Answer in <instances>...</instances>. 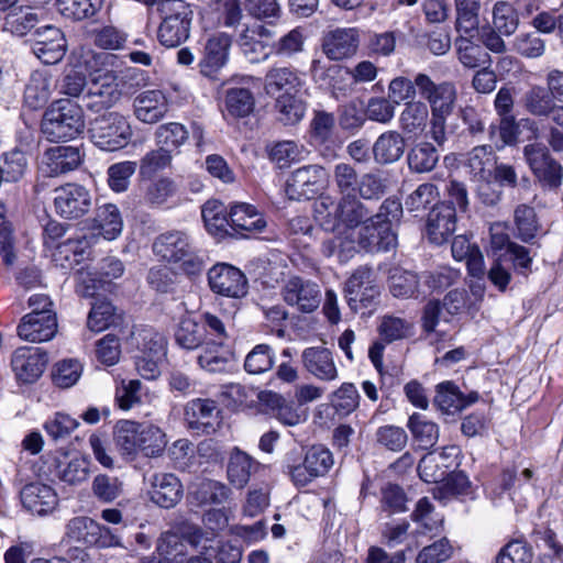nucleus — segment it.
Returning <instances> with one entry per match:
<instances>
[{"label": "nucleus", "instance_id": "1", "mask_svg": "<svg viewBox=\"0 0 563 563\" xmlns=\"http://www.w3.org/2000/svg\"><path fill=\"white\" fill-rule=\"evenodd\" d=\"M314 219L325 230L334 232L341 224L351 230L364 225L368 217L365 205L355 195H344L335 201L330 195H321L313 205Z\"/></svg>", "mask_w": 563, "mask_h": 563}, {"label": "nucleus", "instance_id": "2", "mask_svg": "<svg viewBox=\"0 0 563 563\" xmlns=\"http://www.w3.org/2000/svg\"><path fill=\"white\" fill-rule=\"evenodd\" d=\"M402 216V205L398 199L387 198L378 211L367 217L366 222L357 232L358 244L367 251H389L397 245L394 223Z\"/></svg>", "mask_w": 563, "mask_h": 563}, {"label": "nucleus", "instance_id": "3", "mask_svg": "<svg viewBox=\"0 0 563 563\" xmlns=\"http://www.w3.org/2000/svg\"><path fill=\"white\" fill-rule=\"evenodd\" d=\"M41 129L51 142H65L75 139L85 129L81 106L71 99L55 100L44 112Z\"/></svg>", "mask_w": 563, "mask_h": 563}, {"label": "nucleus", "instance_id": "4", "mask_svg": "<svg viewBox=\"0 0 563 563\" xmlns=\"http://www.w3.org/2000/svg\"><path fill=\"white\" fill-rule=\"evenodd\" d=\"M153 252L163 261L178 264L187 275H196L202 271V261L196 254L191 240L183 231L159 234L153 243Z\"/></svg>", "mask_w": 563, "mask_h": 563}, {"label": "nucleus", "instance_id": "5", "mask_svg": "<svg viewBox=\"0 0 563 563\" xmlns=\"http://www.w3.org/2000/svg\"><path fill=\"white\" fill-rule=\"evenodd\" d=\"M156 11L162 22L157 36L164 46L175 47L189 37L192 11L183 0H158Z\"/></svg>", "mask_w": 563, "mask_h": 563}, {"label": "nucleus", "instance_id": "6", "mask_svg": "<svg viewBox=\"0 0 563 563\" xmlns=\"http://www.w3.org/2000/svg\"><path fill=\"white\" fill-rule=\"evenodd\" d=\"M89 134L96 146L114 152L129 144L133 132L128 119L112 111L97 117L90 123Z\"/></svg>", "mask_w": 563, "mask_h": 563}, {"label": "nucleus", "instance_id": "7", "mask_svg": "<svg viewBox=\"0 0 563 563\" xmlns=\"http://www.w3.org/2000/svg\"><path fill=\"white\" fill-rule=\"evenodd\" d=\"M344 294L353 312L366 314L376 308L380 289L371 269L360 267L345 282Z\"/></svg>", "mask_w": 563, "mask_h": 563}, {"label": "nucleus", "instance_id": "8", "mask_svg": "<svg viewBox=\"0 0 563 563\" xmlns=\"http://www.w3.org/2000/svg\"><path fill=\"white\" fill-rule=\"evenodd\" d=\"M416 86L419 95L430 106L431 114L450 115L457 100V89L453 81L435 84L430 76L423 73L416 75Z\"/></svg>", "mask_w": 563, "mask_h": 563}, {"label": "nucleus", "instance_id": "9", "mask_svg": "<svg viewBox=\"0 0 563 563\" xmlns=\"http://www.w3.org/2000/svg\"><path fill=\"white\" fill-rule=\"evenodd\" d=\"M332 453L322 445L311 446L298 464H288L287 472L298 487L307 486L314 478L324 476L333 466Z\"/></svg>", "mask_w": 563, "mask_h": 563}, {"label": "nucleus", "instance_id": "10", "mask_svg": "<svg viewBox=\"0 0 563 563\" xmlns=\"http://www.w3.org/2000/svg\"><path fill=\"white\" fill-rule=\"evenodd\" d=\"M91 206V194L81 185L66 184L54 190V210L60 218L79 219L90 211Z\"/></svg>", "mask_w": 563, "mask_h": 563}, {"label": "nucleus", "instance_id": "11", "mask_svg": "<svg viewBox=\"0 0 563 563\" xmlns=\"http://www.w3.org/2000/svg\"><path fill=\"white\" fill-rule=\"evenodd\" d=\"M327 173L320 165H307L294 170L286 184V194L292 200L310 199L325 186Z\"/></svg>", "mask_w": 563, "mask_h": 563}, {"label": "nucleus", "instance_id": "12", "mask_svg": "<svg viewBox=\"0 0 563 563\" xmlns=\"http://www.w3.org/2000/svg\"><path fill=\"white\" fill-rule=\"evenodd\" d=\"M117 79L114 69L95 78L82 96L84 106L93 112L113 107L122 96Z\"/></svg>", "mask_w": 563, "mask_h": 563}, {"label": "nucleus", "instance_id": "13", "mask_svg": "<svg viewBox=\"0 0 563 563\" xmlns=\"http://www.w3.org/2000/svg\"><path fill=\"white\" fill-rule=\"evenodd\" d=\"M526 162L532 173L550 187H558L563 176L562 166L552 157L542 143H532L523 147Z\"/></svg>", "mask_w": 563, "mask_h": 563}, {"label": "nucleus", "instance_id": "14", "mask_svg": "<svg viewBox=\"0 0 563 563\" xmlns=\"http://www.w3.org/2000/svg\"><path fill=\"white\" fill-rule=\"evenodd\" d=\"M33 54L45 65L59 63L66 54L67 41L60 29L45 25L35 30Z\"/></svg>", "mask_w": 563, "mask_h": 563}, {"label": "nucleus", "instance_id": "15", "mask_svg": "<svg viewBox=\"0 0 563 563\" xmlns=\"http://www.w3.org/2000/svg\"><path fill=\"white\" fill-rule=\"evenodd\" d=\"M211 290L218 295L241 298L247 292V279L236 267L229 264H217L208 272Z\"/></svg>", "mask_w": 563, "mask_h": 563}, {"label": "nucleus", "instance_id": "16", "mask_svg": "<svg viewBox=\"0 0 563 563\" xmlns=\"http://www.w3.org/2000/svg\"><path fill=\"white\" fill-rule=\"evenodd\" d=\"M184 418L188 428L197 434H211L220 426V411L211 399L197 398L188 401Z\"/></svg>", "mask_w": 563, "mask_h": 563}, {"label": "nucleus", "instance_id": "17", "mask_svg": "<svg viewBox=\"0 0 563 563\" xmlns=\"http://www.w3.org/2000/svg\"><path fill=\"white\" fill-rule=\"evenodd\" d=\"M284 300L301 312L314 311L321 301L320 287L308 279L292 277L283 287Z\"/></svg>", "mask_w": 563, "mask_h": 563}, {"label": "nucleus", "instance_id": "18", "mask_svg": "<svg viewBox=\"0 0 563 563\" xmlns=\"http://www.w3.org/2000/svg\"><path fill=\"white\" fill-rule=\"evenodd\" d=\"M46 363V353L34 346L16 349L11 360L16 378L23 383H34L38 379L45 369Z\"/></svg>", "mask_w": 563, "mask_h": 563}, {"label": "nucleus", "instance_id": "19", "mask_svg": "<svg viewBox=\"0 0 563 563\" xmlns=\"http://www.w3.org/2000/svg\"><path fill=\"white\" fill-rule=\"evenodd\" d=\"M305 369L321 382H334L339 378V369L333 353L323 346L307 347L301 353Z\"/></svg>", "mask_w": 563, "mask_h": 563}, {"label": "nucleus", "instance_id": "20", "mask_svg": "<svg viewBox=\"0 0 563 563\" xmlns=\"http://www.w3.org/2000/svg\"><path fill=\"white\" fill-rule=\"evenodd\" d=\"M456 228V210L446 202L434 205L427 218V234L434 244H442Z\"/></svg>", "mask_w": 563, "mask_h": 563}, {"label": "nucleus", "instance_id": "21", "mask_svg": "<svg viewBox=\"0 0 563 563\" xmlns=\"http://www.w3.org/2000/svg\"><path fill=\"white\" fill-rule=\"evenodd\" d=\"M81 163V155L75 146H55L48 148L41 162L42 172L49 177H56L76 169Z\"/></svg>", "mask_w": 563, "mask_h": 563}, {"label": "nucleus", "instance_id": "22", "mask_svg": "<svg viewBox=\"0 0 563 563\" xmlns=\"http://www.w3.org/2000/svg\"><path fill=\"white\" fill-rule=\"evenodd\" d=\"M358 44L360 33L357 29H335L324 36L322 48L330 59L341 60L355 55Z\"/></svg>", "mask_w": 563, "mask_h": 563}, {"label": "nucleus", "instance_id": "23", "mask_svg": "<svg viewBox=\"0 0 563 563\" xmlns=\"http://www.w3.org/2000/svg\"><path fill=\"white\" fill-rule=\"evenodd\" d=\"M56 332V314H42L37 318L36 313H27L18 325L19 336L24 341L33 343L49 341L55 336Z\"/></svg>", "mask_w": 563, "mask_h": 563}, {"label": "nucleus", "instance_id": "24", "mask_svg": "<svg viewBox=\"0 0 563 563\" xmlns=\"http://www.w3.org/2000/svg\"><path fill=\"white\" fill-rule=\"evenodd\" d=\"M151 500L163 508H173L183 496L180 481L170 473L154 474L151 479Z\"/></svg>", "mask_w": 563, "mask_h": 563}, {"label": "nucleus", "instance_id": "25", "mask_svg": "<svg viewBox=\"0 0 563 563\" xmlns=\"http://www.w3.org/2000/svg\"><path fill=\"white\" fill-rule=\"evenodd\" d=\"M136 119L153 124L162 120L168 111V102L159 90H146L137 95L133 101Z\"/></svg>", "mask_w": 563, "mask_h": 563}, {"label": "nucleus", "instance_id": "26", "mask_svg": "<svg viewBox=\"0 0 563 563\" xmlns=\"http://www.w3.org/2000/svg\"><path fill=\"white\" fill-rule=\"evenodd\" d=\"M20 496L24 508L40 516L52 511L57 505L56 493L52 487L41 483L25 485Z\"/></svg>", "mask_w": 563, "mask_h": 563}, {"label": "nucleus", "instance_id": "27", "mask_svg": "<svg viewBox=\"0 0 563 563\" xmlns=\"http://www.w3.org/2000/svg\"><path fill=\"white\" fill-rule=\"evenodd\" d=\"M406 148L405 137L394 130L382 133L372 146V154L378 165H389L398 162Z\"/></svg>", "mask_w": 563, "mask_h": 563}, {"label": "nucleus", "instance_id": "28", "mask_svg": "<svg viewBox=\"0 0 563 563\" xmlns=\"http://www.w3.org/2000/svg\"><path fill=\"white\" fill-rule=\"evenodd\" d=\"M231 229L241 235L262 232L267 223L264 217L249 203H235L230 210Z\"/></svg>", "mask_w": 563, "mask_h": 563}, {"label": "nucleus", "instance_id": "29", "mask_svg": "<svg viewBox=\"0 0 563 563\" xmlns=\"http://www.w3.org/2000/svg\"><path fill=\"white\" fill-rule=\"evenodd\" d=\"M301 86V78L297 71L289 67H273L264 78V90L272 97L280 93L298 92Z\"/></svg>", "mask_w": 563, "mask_h": 563}, {"label": "nucleus", "instance_id": "30", "mask_svg": "<svg viewBox=\"0 0 563 563\" xmlns=\"http://www.w3.org/2000/svg\"><path fill=\"white\" fill-rule=\"evenodd\" d=\"M256 468L257 462L251 455L239 448H234L227 464L228 481L234 487L242 489L247 485Z\"/></svg>", "mask_w": 563, "mask_h": 563}, {"label": "nucleus", "instance_id": "31", "mask_svg": "<svg viewBox=\"0 0 563 563\" xmlns=\"http://www.w3.org/2000/svg\"><path fill=\"white\" fill-rule=\"evenodd\" d=\"M498 157L490 145H478L472 148L465 161L471 180L493 177Z\"/></svg>", "mask_w": 563, "mask_h": 563}, {"label": "nucleus", "instance_id": "32", "mask_svg": "<svg viewBox=\"0 0 563 563\" xmlns=\"http://www.w3.org/2000/svg\"><path fill=\"white\" fill-rule=\"evenodd\" d=\"M53 466L54 470L51 472L59 481L69 485H78L88 478L90 462L87 457L80 455L71 459L64 456L63 459H55Z\"/></svg>", "mask_w": 563, "mask_h": 563}, {"label": "nucleus", "instance_id": "33", "mask_svg": "<svg viewBox=\"0 0 563 563\" xmlns=\"http://www.w3.org/2000/svg\"><path fill=\"white\" fill-rule=\"evenodd\" d=\"M459 33L460 35L455 40V48L461 64L468 68H476L484 65L489 59V55L479 43L474 41L478 30L476 32Z\"/></svg>", "mask_w": 563, "mask_h": 563}, {"label": "nucleus", "instance_id": "34", "mask_svg": "<svg viewBox=\"0 0 563 563\" xmlns=\"http://www.w3.org/2000/svg\"><path fill=\"white\" fill-rule=\"evenodd\" d=\"M93 229L106 240L117 239L123 229V219L119 208L113 203H104L96 209Z\"/></svg>", "mask_w": 563, "mask_h": 563}, {"label": "nucleus", "instance_id": "35", "mask_svg": "<svg viewBox=\"0 0 563 563\" xmlns=\"http://www.w3.org/2000/svg\"><path fill=\"white\" fill-rule=\"evenodd\" d=\"M141 423L132 420H120L114 426L113 440L117 449L124 456H135L140 450Z\"/></svg>", "mask_w": 563, "mask_h": 563}, {"label": "nucleus", "instance_id": "36", "mask_svg": "<svg viewBox=\"0 0 563 563\" xmlns=\"http://www.w3.org/2000/svg\"><path fill=\"white\" fill-rule=\"evenodd\" d=\"M440 154L434 145L429 142H419L407 154V164L410 172L426 174L434 169Z\"/></svg>", "mask_w": 563, "mask_h": 563}, {"label": "nucleus", "instance_id": "37", "mask_svg": "<svg viewBox=\"0 0 563 563\" xmlns=\"http://www.w3.org/2000/svg\"><path fill=\"white\" fill-rule=\"evenodd\" d=\"M297 93H280L275 100L277 120L284 125H295L305 117L307 104Z\"/></svg>", "mask_w": 563, "mask_h": 563}, {"label": "nucleus", "instance_id": "38", "mask_svg": "<svg viewBox=\"0 0 563 563\" xmlns=\"http://www.w3.org/2000/svg\"><path fill=\"white\" fill-rule=\"evenodd\" d=\"M521 103L525 110L533 117L549 118L556 107L545 87L531 86L522 96Z\"/></svg>", "mask_w": 563, "mask_h": 563}, {"label": "nucleus", "instance_id": "39", "mask_svg": "<svg viewBox=\"0 0 563 563\" xmlns=\"http://www.w3.org/2000/svg\"><path fill=\"white\" fill-rule=\"evenodd\" d=\"M52 93V77L45 71L32 73L25 90L24 101L32 109L43 107Z\"/></svg>", "mask_w": 563, "mask_h": 563}, {"label": "nucleus", "instance_id": "40", "mask_svg": "<svg viewBox=\"0 0 563 563\" xmlns=\"http://www.w3.org/2000/svg\"><path fill=\"white\" fill-rule=\"evenodd\" d=\"M190 496L199 504H223L231 495V489L223 483L213 479H202L194 484Z\"/></svg>", "mask_w": 563, "mask_h": 563}, {"label": "nucleus", "instance_id": "41", "mask_svg": "<svg viewBox=\"0 0 563 563\" xmlns=\"http://www.w3.org/2000/svg\"><path fill=\"white\" fill-rule=\"evenodd\" d=\"M231 45V37L224 33L212 36L206 45V55L202 64V71L211 74L220 69L228 59V51Z\"/></svg>", "mask_w": 563, "mask_h": 563}, {"label": "nucleus", "instance_id": "42", "mask_svg": "<svg viewBox=\"0 0 563 563\" xmlns=\"http://www.w3.org/2000/svg\"><path fill=\"white\" fill-rule=\"evenodd\" d=\"M122 316L108 300H97L92 303L87 318V327L93 332H101L111 325L120 324Z\"/></svg>", "mask_w": 563, "mask_h": 563}, {"label": "nucleus", "instance_id": "43", "mask_svg": "<svg viewBox=\"0 0 563 563\" xmlns=\"http://www.w3.org/2000/svg\"><path fill=\"white\" fill-rule=\"evenodd\" d=\"M104 0H56L58 12L71 21H82L95 16L103 7Z\"/></svg>", "mask_w": 563, "mask_h": 563}, {"label": "nucleus", "instance_id": "44", "mask_svg": "<svg viewBox=\"0 0 563 563\" xmlns=\"http://www.w3.org/2000/svg\"><path fill=\"white\" fill-rule=\"evenodd\" d=\"M407 427L421 449H431L438 442L439 427L433 421L426 419L424 416L412 413L408 419Z\"/></svg>", "mask_w": 563, "mask_h": 563}, {"label": "nucleus", "instance_id": "45", "mask_svg": "<svg viewBox=\"0 0 563 563\" xmlns=\"http://www.w3.org/2000/svg\"><path fill=\"white\" fill-rule=\"evenodd\" d=\"M433 401L438 409L446 415L459 412L470 404L451 382H443L437 386V395Z\"/></svg>", "mask_w": 563, "mask_h": 563}, {"label": "nucleus", "instance_id": "46", "mask_svg": "<svg viewBox=\"0 0 563 563\" xmlns=\"http://www.w3.org/2000/svg\"><path fill=\"white\" fill-rule=\"evenodd\" d=\"M38 22L40 18L34 9L30 7H18L11 9L5 15L3 29L14 35L23 36Z\"/></svg>", "mask_w": 563, "mask_h": 563}, {"label": "nucleus", "instance_id": "47", "mask_svg": "<svg viewBox=\"0 0 563 563\" xmlns=\"http://www.w3.org/2000/svg\"><path fill=\"white\" fill-rule=\"evenodd\" d=\"M202 219L207 230L213 235H223L231 228L230 212H227L224 205L218 200L207 201L201 210Z\"/></svg>", "mask_w": 563, "mask_h": 563}, {"label": "nucleus", "instance_id": "48", "mask_svg": "<svg viewBox=\"0 0 563 563\" xmlns=\"http://www.w3.org/2000/svg\"><path fill=\"white\" fill-rule=\"evenodd\" d=\"M429 111L423 102L409 101L400 113V126L408 134H420L426 129Z\"/></svg>", "mask_w": 563, "mask_h": 563}, {"label": "nucleus", "instance_id": "49", "mask_svg": "<svg viewBox=\"0 0 563 563\" xmlns=\"http://www.w3.org/2000/svg\"><path fill=\"white\" fill-rule=\"evenodd\" d=\"M512 51L523 58L538 59L547 52V41L536 31L521 32L512 41Z\"/></svg>", "mask_w": 563, "mask_h": 563}, {"label": "nucleus", "instance_id": "50", "mask_svg": "<svg viewBox=\"0 0 563 563\" xmlns=\"http://www.w3.org/2000/svg\"><path fill=\"white\" fill-rule=\"evenodd\" d=\"M388 282L389 290L396 298H411L419 294V278L413 272L395 268Z\"/></svg>", "mask_w": 563, "mask_h": 563}, {"label": "nucleus", "instance_id": "51", "mask_svg": "<svg viewBox=\"0 0 563 563\" xmlns=\"http://www.w3.org/2000/svg\"><path fill=\"white\" fill-rule=\"evenodd\" d=\"M229 363V352L223 347L222 341L205 342L202 352L198 356V364L211 373L222 372Z\"/></svg>", "mask_w": 563, "mask_h": 563}, {"label": "nucleus", "instance_id": "52", "mask_svg": "<svg viewBox=\"0 0 563 563\" xmlns=\"http://www.w3.org/2000/svg\"><path fill=\"white\" fill-rule=\"evenodd\" d=\"M255 107V98L247 88H230L225 93L227 112L234 118L250 115Z\"/></svg>", "mask_w": 563, "mask_h": 563}, {"label": "nucleus", "instance_id": "53", "mask_svg": "<svg viewBox=\"0 0 563 563\" xmlns=\"http://www.w3.org/2000/svg\"><path fill=\"white\" fill-rule=\"evenodd\" d=\"M101 532V527L88 517H75L66 526V537L70 541L92 544L97 542V537Z\"/></svg>", "mask_w": 563, "mask_h": 563}, {"label": "nucleus", "instance_id": "54", "mask_svg": "<svg viewBox=\"0 0 563 563\" xmlns=\"http://www.w3.org/2000/svg\"><path fill=\"white\" fill-rule=\"evenodd\" d=\"M156 551L168 563H183L187 554V544L179 534L166 531L158 538Z\"/></svg>", "mask_w": 563, "mask_h": 563}, {"label": "nucleus", "instance_id": "55", "mask_svg": "<svg viewBox=\"0 0 563 563\" xmlns=\"http://www.w3.org/2000/svg\"><path fill=\"white\" fill-rule=\"evenodd\" d=\"M330 404L339 416H349L355 411L360 405V394L357 388L352 383H343L331 394Z\"/></svg>", "mask_w": 563, "mask_h": 563}, {"label": "nucleus", "instance_id": "56", "mask_svg": "<svg viewBox=\"0 0 563 563\" xmlns=\"http://www.w3.org/2000/svg\"><path fill=\"white\" fill-rule=\"evenodd\" d=\"M93 497L100 503L110 504L123 493V482L117 476L98 474L91 483Z\"/></svg>", "mask_w": 563, "mask_h": 563}, {"label": "nucleus", "instance_id": "57", "mask_svg": "<svg viewBox=\"0 0 563 563\" xmlns=\"http://www.w3.org/2000/svg\"><path fill=\"white\" fill-rule=\"evenodd\" d=\"M177 344L186 350L201 346L206 340V329L191 318H184L175 333Z\"/></svg>", "mask_w": 563, "mask_h": 563}, {"label": "nucleus", "instance_id": "58", "mask_svg": "<svg viewBox=\"0 0 563 563\" xmlns=\"http://www.w3.org/2000/svg\"><path fill=\"white\" fill-rule=\"evenodd\" d=\"M186 128L177 122L159 125L155 131L156 144L165 151L172 152L181 146L188 140Z\"/></svg>", "mask_w": 563, "mask_h": 563}, {"label": "nucleus", "instance_id": "59", "mask_svg": "<svg viewBox=\"0 0 563 563\" xmlns=\"http://www.w3.org/2000/svg\"><path fill=\"white\" fill-rule=\"evenodd\" d=\"M166 445V435L161 428L153 424L141 423L140 452L145 456L154 457L161 455Z\"/></svg>", "mask_w": 563, "mask_h": 563}, {"label": "nucleus", "instance_id": "60", "mask_svg": "<svg viewBox=\"0 0 563 563\" xmlns=\"http://www.w3.org/2000/svg\"><path fill=\"white\" fill-rule=\"evenodd\" d=\"M274 365V351L268 344L255 345L245 356L244 369L252 375H260Z\"/></svg>", "mask_w": 563, "mask_h": 563}, {"label": "nucleus", "instance_id": "61", "mask_svg": "<svg viewBox=\"0 0 563 563\" xmlns=\"http://www.w3.org/2000/svg\"><path fill=\"white\" fill-rule=\"evenodd\" d=\"M493 25L500 34L512 35L519 26L518 12L508 2L498 1L493 9Z\"/></svg>", "mask_w": 563, "mask_h": 563}, {"label": "nucleus", "instance_id": "62", "mask_svg": "<svg viewBox=\"0 0 563 563\" xmlns=\"http://www.w3.org/2000/svg\"><path fill=\"white\" fill-rule=\"evenodd\" d=\"M457 32H476L478 27L479 0H455Z\"/></svg>", "mask_w": 563, "mask_h": 563}, {"label": "nucleus", "instance_id": "63", "mask_svg": "<svg viewBox=\"0 0 563 563\" xmlns=\"http://www.w3.org/2000/svg\"><path fill=\"white\" fill-rule=\"evenodd\" d=\"M172 159L169 151L159 146L147 152L140 162V176L147 179L154 177L158 172L169 167Z\"/></svg>", "mask_w": 563, "mask_h": 563}, {"label": "nucleus", "instance_id": "64", "mask_svg": "<svg viewBox=\"0 0 563 563\" xmlns=\"http://www.w3.org/2000/svg\"><path fill=\"white\" fill-rule=\"evenodd\" d=\"M532 550L521 540L508 542L496 556V563H531Z\"/></svg>", "mask_w": 563, "mask_h": 563}]
</instances>
